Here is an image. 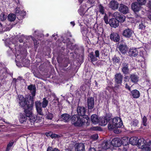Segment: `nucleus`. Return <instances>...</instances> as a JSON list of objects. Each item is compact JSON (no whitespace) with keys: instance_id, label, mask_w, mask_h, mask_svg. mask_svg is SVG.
<instances>
[{"instance_id":"nucleus-1","label":"nucleus","mask_w":151,"mask_h":151,"mask_svg":"<svg viewBox=\"0 0 151 151\" xmlns=\"http://www.w3.org/2000/svg\"><path fill=\"white\" fill-rule=\"evenodd\" d=\"M123 123L121 119L116 117L110 121L108 125V128L109 129L113 130L114 133L119 134L121 131L118 128L121 127Z\"/></svg>"},{"instance_id":"nucleus-2","label":"nucleus","mask_w":151,"mask_h":151,"mask_svg":"<svg viewBox=\"0 0 151 151\" xmlns=\"http://www.w3.org/2000/svg\"><path fill=\"white\" fill-rule=\"evenodd\" d=\"M17 99L19 106L24 109L27 107L30 108L33 106L34 100L32 98H31V97H29V99L27 101L23 96L21 95H18Z\"/></svg>"},{"instance_id":"nucleus-3","label":"nucleus","mask_w":151,"mask_h":151,"mask_svg":"<svg viewBox=\"0 0 151 151\" xmlns=\"http://www.w3.org/2000/svg\"><path fill=\"white\" fill-rule=\"evenodd\" d=\"M72 123L75 126H82L85 122V119L77 114L74 115L71 118Z\"/></svg>"},{"instance_id":"nucleus-4","label":"nucleus","mask_w":151,"mask_h":151,"mask_svg":"<svg viewBox=\"0 0 151 151\" xmlns=\"http://www.w3.org/2000/svg\"><path fill=\"white\" fill-rule=\"evenodd\" d=\"M87 105L89 111L94 107V98L91 97H88L87 100Z\"/></svg>"},{"instance_id":"nucleus-5","label":"nucleus","mask_w":151,"mask_h":151,"mask_svg":"<svg viewBox=\"0 0 151 151\" xmlns=\"http://www.w3.org/2000/svg\"><path fill=\"white\" fill-rule=\"evenodd\" d=\"M118 10L120 12L123 14H126L129 12L128 7L127 6L122 3L119 4L118 8Z\"/></svg>"},{"instance_id":"nucleus-6","label":"nucleus","mask_w":151,"mask_h":151,"mask_svg":"<svg viewBox=\"0 0 151 151\" xmlns=\"http://www.w3.org/2000/svg\"><path fill=\"white\" fill-rule=\"evenodd\" d=\"M113 15L115 19L118 20L119 22H122L125 20V16L118 12H114Z\"/></svg>"},{"instance_id":"nucleus-7","label":"nucleus","mask_w":151,"mask_h":151,"mask_svg":"<svg viewBox=\"0 0 151 151\" xmlns=\"http://www.w3.org/2000/svg\"><path fill=\"white\" fill-rule=\"evenodd\" d=\"M95 55H94L93 52H91L89 55L88 56L89 57L91 61L92 62H94L97 60L96 58L99 57V51L98 50H96L95 52Z\"/></svg>"},{"instance_id":"nucleus-8","label":"nucleus","mask_w":151,"mask_h":151,"mask_svg":"<svg viewBox=\"0 0 151 151\" xmlns=\"http://www.w3.org/2000/svg\"><path fill=\"white\" fill-rule=\"evenodd\" d=\"M134 33V31L128 28L124 30L122 32V35L127 38L131 37Z\"/></svg>"},{"instance_id":"nucleus-9","label":"nucleus","mask_w":151,"mask_h":151,"mask_svg":"<svg viewBox=\"0 0 151 151\" xmlns=\"http://www.w3.org/2000/svg\"><path fill=\"white\" fill-rule=\"evenodd\" d=\"M28 89L29 90L30 92L31 93L32 96H30L31 98L35 96L36 91V88L35 85L31 84L27 87Z\"/></svg>"},{"instance_id":"nucleus-10","label":"nucleus","mask_w":151,"mask_h":151,"mask_svg":"<svg viewBox=\"0 0 151 151\" xmlns=\"http://www.w3.org/2000/svg\"><path fill=\"white\" fill-rule=\"evenodd\" d=\"M119 3L115 0L111 1L109 4V7L113 10L117 9L119 6Z\"/></svg>"},{"instance_id":"nucleus-11","label":"nucleus","mask_w":151,"mask_h":151,"mask_svg":"<svg viewBox=\"0 0 151 151\" xmlns=\"http://www.w3.org/2000/svg\"><path fill=\"white\" fill-rule=\"evenodd\" d=\"M137 144L139 147L142 149V151H143L144 148H145L146 144L145 140L143 138H140L139 139H138Z\"/></svg>"},{"instance_id":"nucleus-12","label":"nucleus","mask_w":151,"mask_h":151,"mask_svg":"<svg viewBox=\"0 0 151 151\" xmlns=\"http://www.w3.org/2000/svg\"><path fill=\"white\" fill-rule=\"evenodd\" d=\"M111 145L115 147H119L122 145V142L120 139L118 138H114L111 142Z\"/></svg>"},{"instance_id":"nucleus-13","label":"nucleus","mask_w":151,"mask_h":151,"mask_svg":"<svg viewBox=\"0 0 151 151\" xmlns=\"http://www.w3.org/2000/svg\"><path fill=\"white\" fill-rule=\"evenodd\" d=\"M86 109L84 107L78 106L77 109V112L78 115L81 116L85 115Z\"/></svg>"},{"instance_id":"nucleus-14","label":"nucleus","mask_w":151,"mask_h":151,"mask_svg":"<svg viewBox=\"0 0 151 151\" xmlns=\"http://www.w3.org/2000/svg\"><path fill=\"white\" fill-rule=\"evenodd\" d=\"M110 38L114 41L117 42L120 40V36L118 34L113 32L111 34Z\"/></svg>"},{"instance_id":"nucleus-15","label":"nucleus","mask_w":151,"mask_h":151,"mask_svg":"<svg viewBox=\"0 0 151 151\" xmlns=\"http://www.w3.org/2000/svg\"><path fill=\"white\" fill-rule=\"evenodd\" d=\"M123 77V75L121 73L116 74L115 76V80L116 83L121 84Z\"/></svg>"},{"instance_id":"nucleus-16","label":"nucleus","mask_w":151,"mask_h":151,"mask_svg":"<svg viewBox=\"0 0 151 151\" xmlns=\"http://www.w3.org/2000/svg\"><path fill=\"white\" fill-rule=\"evenodd\" d=\"M75 151H84L85 146L83 143H76L75 145Z\"/></svg>"},{"instance_id":"nucleus-17","label":"nucleus","mask_w":151,"mask_h":151,"mask_svg":"<svg viewBox=\"0 0 151 151\" xmlns=\"http://www.w3.org/2000/svg\"><path fill=\"white\" fill-rule=\"evenodd\" d=\"M119 22L115 19L112 18L109 20V23L111 27L115 28L119 26Z\"/></svg>"},{"instance_id":"nucleus-18","label":"nucleus","mask_w":151,"mask_h":151,"mask_svg":"<svg viewBox=\"0 0 151 151\" xmlns=\"http://www.w3.org/2000/svg\"><path fill=\"white\" fill-rule=\"evenodd\" d=\"M128 64L124 62L122 65V71L124 74H127L129 73V69L128 68Z\"/></svg>"},{"instance_id":"nucleus-19","label":"nucleus","mask_w":151,"mask_h":151,"mask_svg":"<svg viewBox=\"0 0 151 151\" xmlns=\"http://www.w3.org/2000/svg\"><path fill=\"white\" fill-rule=\"evenodd\" d=\"M131 7L132 10L135 12H138L141 9L140 5H139L137 2L132 3Z\"/></svg>"},{"instance_id":"nucleus-20","label":"nucleus","mask_w":151,"mask_h":151,"mask_svg":"<svg viewBox=\"0 0 151 151\" xmlns=\"http://www.w3.org/2000/svg\"><path fill=\"white\" fill-rule=\"evenodd\" d=\"M138 52L136 48L130 49L128 52L129 55L131 57H135L138 54Z\"/></svg>"},{"instance_id":"nucleus-21","label":"nucleus","mask_w":151,"mask_h":151,"mask_svg":"<svg viewBox=\"0 0 151 151\" xmlns=\"http://www.w3.org/2000/svg\"><path fill=\"white\" fill-rule=\"evenodd\" d=\"M15 11L16 15L17 16H20L22 18H23L26 14L25 12L21 11L19 8L17 7L15 9Z\"/></svg>"},{"instance_id":"nucleus-22","label":"nucleus","mask_w":151,"mask_h":151,"mask_svg":"<svg viewBox=\"0 0 151 151\" xmlns=\"http://www.w3.org/2000/svg\"><path fill=\"white\" fill-rule=\"evenodd\" d=\"M109 120V118L106 116L100 119L99 123L101 125L104 126L107 124V122Z\"/></svg>"},{"instance_id":"nucleus-23","label":"nucleus","mask_w":151,"mask_h":151,"mask_svg":"<svg viewBox=\"0 0 151 151\" xmlns=\"http://www.w3.org/2000/svg\"><path fill=\"white\" fill-rule=\"evenodd\" d=\"M33 106L31 107H27L24 109V112L25 113L26 115L27 116L29 117L30 116L33 114H32L31 110L32 109Z\"/></svg>"},{"instance_id":"nucleus-24","label":"nucleus","mask_w":151,"mask_h":151,"mask_svg":"<svg viewBox=\"0 0 151 151\" xmlns=\"http://www.w3.org/2000/svg\"><path fill=\"white\" fill-rule=\"evenodd\" d=\"M111 145V142L108 141H104L101 145V148L104 150H107L109 148Z\"/></svg>"},{"instance_id":"nucleus-25","label":"nucleus","mask_w":151,"mask_h":151,"mask_svg":"<svg viewBox=\"0 0 151 151\" xmlns=\"http://www.w3.org/2000/svg\"><path fill=\"white\" fill-rule=\"evenodd\" d=\"M131 95L134 98H138L140 96V93L139 91L135 89L131 91Z\"/></svg>"},{"instance_id":"nucleus-26","label":"nucleus","mask_w":151,"mask_h":151,"mask_svg":"<svg viewBox=\"0 0 151 151\" xmlns=\"http://www.w3.org/2000/svg\"><path fill=\"white\" fill-rule=\"evenodd\" d=\"M118 48L121 52L123 54L126 53L128 49L127 47L124 45H120Z\"/></svg>"},{"instance_id":"nucleus-27","label":"nucleus","mask_w":151,"mask_h":151,"mask_svg":"<svg viewBox=\"0 0 151 151\" xmlns=\"http://www.w3.org/2000/svg\"><path fill=\"white\" fill-rule=\"evenodd\" d=\"M130 77L131 81L134 83H136L137 82L139 78L137 75L134 74H131Z\"/></svg>"},{"instance_id":"nucleus-28","label":"nucleus","mask_w":151,"mask_h":151,"mask_svg":"<svg viewBox=\"0 0 151 151\" xmlns=\"http://www.w3.org/2000/svg\"><path fill=\"white\" fill-rule=\"evenodd\" d=\"M70 116L67 114H62L61 116V120L64 122H68L69 120Z\"/></svg>"},{"instance_id":"nucleus-29","label":"nucleus","mask_w":151,"mask_h":151,"mask_svg":"<svg viewBox=\"0 0 151 151\" xmlns=\"http://www.w3.org/2000/svg\"><path fill=\"white\" fill-rule=\"evenodd\" d=\"M91 119L92 122L94 124H96L99 122V119L96 114L92 115L91 116Z\"/></svg>"},{"instance_id":"nucleus-30","label":"nucleus","mask_w":151,"mask_h":151,"mask_svg":"<svg viewBox=\"0 0 151 151\" xmlns=\"http://www.w3.org/2000/svg\"><path fill=\"white\" fill-rule=\"evenodd\" d=\"M138 139L135 137H133L129 138V142L132 145H135L138 143Z\"/></svg>"},{"instance_id":"nucleus-31","label":"nucleus","mask_w":151,"mask_h":151,"mask_svg":"<svg viewBox=\"0 0 151 151\" xmlns=\"http://www.w3.org/2000/svg\"><path fill=\"white\" fill-rule=\"evenodd\" d=\"M121 141L122 144V143L124 145H127L129 142V138L127 137H124L122 138Z\"/></svg>"},{"instance_id":"nucleus-32","label":"nucleus","mask_w":151,"mask_h":151,"mask_svg":"<svg viewBox=\"0 0 151 151\" xmlns=\"http://www.w3.org/2000/svg\"><path fill=\"white\" fill-rule=\"evenodd\" d=\"M27 119V116L26 115L23 114H21L20 116L19 120L20 122L21 123H24V122H26V120Z\"/></svg>"},{"instance_id":"nucleus-33","label":"nucleus","mask_w":151,"mask_h":151,"mask_svg":"<svg viewBox=\"0 0 151 151\" xmlns=\"http://www.w3.org/2000/svg\"><path fill=\"white\" fill-rule=\"evenodd\" d=\"M16 18V15L13 14H10L8 16V19L10 22L14 21Z\"/></svg>"},{"instance_id":"nucleus-34","label":"nucleus","mask_w":151,"mask_h":151,"mask_svg":"<svg viewBox=\"0 0 151 151\" xmlns=\"http://www.w3.org/2000/svg\"><path fill=\"white\" fill-rule=\"evenodd\" d=\"M29 120L31 123H34L35 122L37 119V117L33 114L29 117Z\"/></svg>"},{"instance_id":"nucleus-35","label":"nucleus","mask_w":151,"mask_h":151,"mask_svg":"<svg viewBox=\"0 0 151 151\" xmlns=\"http://www.w3.org/2000/svg\"><path fill=\"white\" fill-rule=\"evenodd\" d=\"M48 101L45 98H43L42 103V107L43 108L46 107L48 105Z\"/></svg>"},{"instance_id":"nucleus-36","label":"nucleus","mask_w":151,"mask_h":151,"mask_svg":"<svg viewBox=\"0 0 151 151\" xmlns=\"http://www.w3.org/2000/svg\"><path fill=\"white\" fill-rule=\"evenodd\" d=\"M139 123V121L136 119H134L131 122V125L133 127L138 126Z\"/></svg>"},{"instance_id":"nucleus-37","label":"nucleus","mask_w":151,"mask_h":151,"mask_svg":"<svg viewBox=\"0 0 151 151\" xmlns=\"http://www.w3.org/2000/svg\"><path fill=\"white\" fill-rule=\"evenodd\" d=\"M14 141L13 140H12L10 141L8 144L6 149V151H9L10 150L11 147L12 146L14 143Z\"/></svg>"},{"instance_id":"nucleus-38","label":"nucleus","mask_w":151,"mask_h":151,"mask_svg":"<svg viewBox=\"0 0 151 151\" xmlns=\"http://www.w3.org/2000/svg\"><path fill=\"white\" fill-rule=\"evenodd\" d=\"M52 106L53 107H56L57 105L58 104V99L57 98H55L52 101Z\"/></svg>"},{"instance_id":"nucleus-39","label":"nucleus","mask_w":151,"mask_h":151,"mask_svg":"<svg viewBox=\"0 0 151 151\" xmlns=\"http://www.w3.org/2000/svg\"><path fill=\"white\" fill-rule=\"evenodd\" d=\"M112 60L114 63H118L120 62V59L119 57L115 55L112 58Z\"/></svg>"},{"instance_id":"nucleus-40","label":"nucleus","mask_w":151,"mask_h":151,"mask_svg":"<svg viewBox=\"0 0 151 151\" xmlns=\"http://www.w3.org/2000/svg\"><path fill=\"white\" fill-rule=\"evenodd\" d=\"M137 3L139 5L142 6L145 5L146 2L147 0H137Z\"/></svg>"},{"instance_id":"nucleus-41","label":"nucleus","mask_w":151,"mask_h":151,"mask_svg":"<svg viewBox=\"0 0 151 151\" xmlns=\"http://www.w3.org/2000/svg\"><path fill=\"white\" fill-rule=\"evenodd\" d=\"M46 151H60L59 150L56 148H53L52 147H48Z\"/></svg>"},{"instance_id":"nucleus-42","label":"nucleus","mask_w":151,"mask_h":151,"mask_svg":"<svg viewBox=\"0 0 151 151\" xmlns=\"http://www.w3.org/2000/svg\"><path fill=\"white\" fill-rule=\"evenodd\" d=\"M41 103L40 101H37L35 102V105L36 109L42 108Z\"/></svg>"},{"instance_id":"nucleus-43","label":"nucleus","mask_w":151,"mask_h":151,"mask_svg":"<svg viewBox=\"0 0 151 151\" xmlns=\"http://www.w3.org/2000/svg\"><path fill=\"white\" fill-rule=\"evenodd\" d=\"M99 12L102 14H104V7L101 5H99Z\"/></svg>"},{"instance_id":"nucleus-44","label":"nucleus","mask_w":151,"mask_h":151,"mask_svg":"<svg viewBox=\"0 0 151 151\" xmlns=\"http://www.w3.org/2000/svg\"><path fill=\"white\" fill-rule=\"evenodd\" d=\"M145 25L144 23H141L139 25V29L142 30H144L145 28Z\"/></svg>"},{"instance_id":"nucleus-45","label":"nucleus","mask_w":151,"mask_h":151,"mask_svg":"<svg viewBox=\"0 0 151 151\" xmlns=\"http://www.w3.org/2000/svg\"><path fill=\"white\" fill-rule=\"evenodd\" d=\"M6 16L4 14L2 13L0 15V18L1 20L4 21L6 20Z\"/></svg>"},{"instance_id":"nucleus-46","label":"nucleus","mask_w":151,"mask_h":151,"mask_svg":"<svg viewBox=\"0 0 151 151\" xmlns=\"http://www.w3.org/2000/svg\"><path fill=\"white\" fill-rule=\"evenodd\" d=\"M147 118L145 116H144L142 119L143 125L145 126H146L147 124Z\"/></svg>"},{"instance_id":"nucleus-47","label":"nucleus","mask_w":151,"mask_h":151,"mask_svg":"<svg viewBox=\"0 0 151 151\" xmlns=\"http://www.w3.org/2000/svg\"><path fill=\"white\" fill-rule=\"evenodd\" d=\"M36 109L38 114L42 116L43 115L42 108Z\"/></svg>"},{"instance_id":"nucleus-48","label":"nucleus","mask_w":151,"mask_h":151,"mask_svg":"<svg viewBox=\"0 0 151 151\" xmlns=\"http://www.w3.org/2000/svg\"><path fill=\"white\" fill-rule=\"evenodd\" d=\"M46 117L47 119L51 120L53 117V114L51 113H49L47 114Z\"/></svg>"},{"instance_id":"nucleus-49","label":"nucleus","mask_w":151,"mask_h":151,"mask_svg":"<svg viewBox=\"0 0 151 151\" xmlns=\"http://www.w3.org/2000/svg\"><path fill=\"white\" fill-rule=\"evenodd\" d=\"M105 23L106 24H108L109 23V22H108V19L107 15L105 14L104 19Z\"/></svg>"},{"instance_id":"nucleus-50","label":"nucleus","mask_w":151,"mask_h":151,"mask_svg":"<svg viewBox=\"0 0 151 151\" xmlns=\"http://www.w3.org/2000/svg\"><path fill=\"white\" fill-rule=\"evenodd\" d=\"M92 137L93 139L96 140L98 138V136L97 134H94L92 136Z\"/></svg>"},{"instance_id":"nucleus-51","label":"nucleus","mask_w":151,"mask_h":151,"mask_svg":"<svg viewBox=\"0 0 151 151\" xmlns=\"http://www.w3.org/2000/svg\"><path fill=\"white\" fill-rule=\"evenodd\" d=\"M59 137V135L55 134H53V133H52L51 137L52 139L56 138L58 137Z\"/></svg>"},{"instance_id":"nucleus-52","label":"nucleus","mask_w":151,"mask_h":151,"mask_svg":"<svg viewBox=\"0 0 151 151\" xmlns=\"http://www.w3.org/2000/svg\"><path fill=\"white\" fill-rule=\"evenodd\" d=\"M4 26L2 25V24L0 23V32H1L4 31Z\"/></svg>"},{"instance_id":"nucleus-53","label":"nucleus","mask_w":151,"mask_h":151,"mask_svg":"<svg viewBox=\"0 0 151 151\" xmlns=\"http://www.w3.org/2000/svg\"><path fill=\"white\" fill-rule=\"evenodd\" d=\"M52 132H47L46 133V135L47 136H50L51 137L52 136Z\"/></svg>"},{"instance_id":"nucleus-54","label":"nucleus","mask_w":151,"mask_h":151,"mask_svg":"<svg viewBox=\"0 0 151 151\" xmlns=\"http://www.w3.org/2000/svg\"><path fill=\"white\" fill-rule=\"evenodd\" d=\"M125 87L126 89H128L129 91H131V88L127 83L125 84Z\"/></svg>"},{"instance_id":"nucleus-55","label":"nucleus","mask_w":151,"mask_h":151,"mask_svg":"<svg viewBox=\"0 0 151 151\" xmlns=\"http://www.w3.org/2000/svg\"><path fill=\"white\" fill-rule=\"evenodd\" d=\"M129 78L128 76H126L124 77V81L125 82H127V81H129Z\"/></svg>"},{"instance_id":"nucleus-56","label":"nucleus","mask_w":151,"mask_h":151,"mask_svg":"<svg viewBox=\"0 0 151 151\" xmlns=\"http://www.w3.org/2000/svg\"><path fill=\"white\" fill-rule=\"evenodd\" d=\"M88 2L90 4H93L94 2V0H88Z\"/></svg>"},{"instance_id":"nucleus-57","label":"nucleus","mask_w":151,"mask_h":151,"mask_svg":"<svg viewBox=\"0 0 151 151\" xmlns=\"http://www.w3.org/2000/svg\"><path fill=\"white\" fill-rule=\"evenodd\" d=\"M147 6L149 8L151 7V1H149V2Z\"/></svg>"},{"instance_id":"nucleus-58","label":"nucleus","mask_w":151,"mask_h":151,"mask_svg":"<svg viewBox=\"0 0 151 151\" xmlns=\"http://www.w3.org/2000/svg\"><path fill=\"white\" fill-rule=\"evenodd\" d=\"M89 151H96V150L94 148H91L89 149Z\"/></svg>"},{"instance_id":"nucleus-59","label":"nucleus","mask_w":151,"mask_h":151,"mask_svg":"<svg viewBox=\"0 0 151 151\" xmlns=\"http://www.w3.org/2000/svg\"><path fill=\"white\" fill-rule=\"evenodd\" d=\"M70 23L73 26H74L75 25V22H70Z\"/></svg>"},{"instance_id":"nucleus-60","label":"nucleus","mask_w":151,"mask_h":151,"mask_svg":"<svg viewBox=\"0 0 151 151\" xmlns=\"http://www.w3.org/2000/svg\"><path fill=\"white\" fill-rule=\"evenodd\" d=\"M148 18L151 21V15L150 14L148 15Z\"/></svg>"},{"instance_id":"nucleus-61","label":"nucleus","mask_w":151,"mask_h":151,"mask_svg":"<svg viewBox=\"0 0 151 151\" xmlns=\"http://www.w3.org/2000/svg\"><path fill=\"white\" fill-rule=\"evenodd\" d=\"M19 41L20 42V43H22L23 42V40L22 39L20 38L19 39Z\"/></svg>"},{"instance_id":"nucleus-62","label":"nucleus","mask_w":151,"mask_h":151,"mask_svg":"<svg viewBox=\"0 0 151 151\" xmlns=\"http://www.w3.org/2000/svg\"><path fill=\"white\" fill-rule=\"evenodd\" d=\"M113 102L114 104H116V103L117 102V101L115 99L113 100Z\"/></svg>"},{"instance_id":"nucleus-63","label":"nucleus","mask_w":151,"mask_h":151,"mask_svg":"<svg viewBox=\"0 0 151 151\" xmlns=\"http://www.w3.org/2000/svg\"><path fill=\"white\" fill-rule=\"evenodd\" d=\"M79 2L81 4L82 3L83 1V0H78Z\"/></svg>"},{"instance_id":"nucleus-64","label":"nucleus","mask_w":151,"mask_h":151,"mask_svg":"<svg viewBox=\"0 0 151 151\" xmlns=\"http://www.w3.org/2000/svg\"><path fill=\"white\" fill-rule=\"evenodd\" d=\"M72 148L71 149H68V151H71L72 150Z\"/></svg>"}]
</instances>
